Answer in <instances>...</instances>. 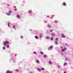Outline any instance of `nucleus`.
<instances>
[{"label":"nucleus","instance_id":"1","mask_svg":"<svg viewBox=\"0 0 73 73\" xmlns=\"http://www.w3.org/2000/svg\"><path fill=\"white\" fill-rule=\"evenodd\" d=\"M9 44V42L8 41H6L4 42L3 44L4 46L5 45H8Z\"/></svg>","mask_w":73,"mask_h":73},{"label":"nucleus","instance_id":"2","mask_svg":"<svg viewBox=\"0 0 73 73\" xmlns=\"http://www.w3.org/2000/svg\"><path fill=\"white\" fill-rule=\"evenodd\" d=\"M53 46H51L50 47H48V50H50L52 49H53Z\"/></svg>","mask_w":73,"mask_h":73},{"label":"nucleus","instance_id":"3","mask_svg":"<svg viewBox=\"0 0 73 73\" xmlns=\"http://www.w3.org/2000/svg\"><path fill=\"white\" fill-rule=\"evenodd\" d=\"M51 36H52V37H54L56 36V33H52L51 34Z\"/></svg>","mask_w":73,"mask_h":73},{"label":"nucleus","instance_id":"4","mask_svg":"<svg viewBox=\"0 0 73 73\" xmlns=\"http://www.w3.org/2000/svg\"><path fill=\"white\" fill-rule=\"evenodd\" d=\"M67 50V48H65L64 49L62 50V52H63L65 50Z\"/></svg>","mask_w":73,"mask_h":73},{"label":"nucleus","instance_id":"5","mask_svg":"<svg viewBox=\"0 0 73 73\" xmlns=\"http://www.w3.org/2000/svg\"><path fill=\"white\" fill-rule=\"evenodd\" d=\"M32 11L31 10H29L28 11V13L30 14L31 13H32Z\"/></svg>","mask_w":73,"mask_h":73},{"label":"nucleus","instance_id":"6","mask_svg":"<svg viewBox=\"0 0 73 73\" xmlns=\"http://www.w3.org/2000/svg\"><path fill=\"white\" fill-rule=\"evenodd\" d=\"M54 43H55V44L56 45H58V42L57 41H54Z\"/></svg>","mask_w":73,"mask_h":73},{"label":"nucleus","instance_id":"7","mask_svg":"<svg viewBox=\"0 0 73 73\" xmlns=\"http://www.w3.org/2000/svg\"><path fill=\"white\" fill-rule=\"evenodd\" d=\"M42 35L41 33L40 34V38H42Z\"/></svg>","mask_w":73,"mask_h":73},{"label":"nucleus","instance_id":"8","mask_svg":"<svg viewBox=\"0 0 73 73\" xmlns=\"http://www.w3.org/2000/svg\"><path fill=\"white\" fill-rule=\"evenodd\" d=\"M4 46H6L7 48H9V46L8 45H5Z\"/></svg>","mask_w":73,"mask_h":73},{"label":"nucleus","instance_id":"9","mask_svg":"<svg viewBox=\"0 0 73 73\" xmlns=\"http://www.w3.org/2000/svg\"><path fill=\"white\" fill-rule=\"evenodd\" d=\"M17 18H18V19H20V15L19 14H18L17 15Z\"/></svg>","mask_w":73,"mask_h":73},{"label":"nucleus","instance_id":"10","mask_svg":"<svg viewBox=\"0 0 73 73\" xmlns=\"http://www.w3.org/2000/svg\"><path fill=\"white\" fill-rule=\"evenodd\" d=\"M61 37H63V38H65V36L64 35V34H62V36H61Z\"/></svg>","mask_w":73,"mask_h":73},{"label":"nucleus","instance_id":"11","mask_svg":"<svg viewBox=\"0 0 73 73\" xmlns=\"http://www.w3.org/2000/svg\"><path fill=\"white\" fill-rule=\"evenodd\" d=\"M15 25H13V29H15V31H16V28H15Z\"/></svg>","mask_w":73,"mask_h":73},{"label":"nucleus","instance_id":"12","mask_svg":"<svg viewBox=\"0 0 73 73\" xmlns=\"http://www.w3.org/2000/svg\"><path fill=\"white\" fill-rule=\"evenodd\" d=\"M63 5L64 6H66V3H65V2H64L63 3Z\"/></svg>","mask_w":73,"mask_h":73},{"label":"nucleus","instance_id":"13","mask_svg":"<svg viewBox=\"0 0 73 73\" xmlns=\"http://www.w3.org/2000/svg\"><path fill=\"white\" fill-rule=\"evenodd\" d=\"M48 28H51V27H52V26H51V25H48Z\"/></svg>","mask_w":73,"mask_h":73},{"label":"nucleus","instance_id":"14","mask_svg":"<svg viewBox=\"0 0 73 73\" xmlns=\"http://www.w3.org/2000/svg\"><path fill=\"white\" fill-rule=\"evenodd\" d=\"M35 38L36 39H37V40L38 39V36H35Z\"/></svg>","mask_w":73,"mask_h":73},{"label":"nucleus","instance_id":"15","mask_svg":"<svg viewBox=\"0 0 73 73\" xmlns=\"http://www.w3.org/2000/svg\"><path fill=\"white\" fill-rule=\"evenodd\" d=\"M49 38H50V37L49 36H47L46 37V39H49Z\"/></svg>","mask_w":73,"mask_h":73},{"label":"nucleus","instance_id":"16","mask_svg":"<svg viewBox=\"0 0 73 73\" xmlns=\"http://www.w3.org/2000/svg\"><path fill=\"white\" fill-rule=\"evenodd\" d=\"M9 13H10V14H11V13H12V11H11V10H9Z\"/></svg>","mask_w":73,"mask_h":73},{"label":"nucleus","instance_id":"17","mask_svg":"<svg viewBox=\"0 0 73 73\" xmlns=\"http://www.w3.org/2000/svg\"><path fill=\"white\" fill-rule=\"evenodd\" d=\"M37 70H38V71H39V72H41V69H40V68H38V69H37Z\"/></svg>","mask_w":73,"mask_h":73},{"label":"nucleus","instance_id":"18","mask_svg":"<svg viewBox=\"0 0 73 73\" xmlns=\"http://www.w3.org/2000/svg\"><path fill=\"white\" fill-rule=\"evenodd\" d=\"M36 63H39V62H40V61L38 60H36Z\"/></svg>","mask_w":73,"mask_h":73},{"label":"nucleus","instance_id":"19","mask_svg":"<svg viewBox=\"0 0 73 73\" xmlns=\"http://www.w3.org/2000/svg\"><path fill=\"white\" fill-rule=\"evenodd\" d=\"M54 23H57L58 21L57 20H55L54 21Z\"/></svg>","mask_w":73,"mask_h":73},{"label":"nucleus","instance_id":"20","mask_svg":"<svg viewBox=\"0 0 73 73\" xmlns=\"http://www.w3.org/2000/svg\"><path fill=\"white\" fill-rule=\"evenodd\" d=\"M46 57H47V56L46 55H44V58H46Z\"/></svg>","mask_w":73,"mask_h":73},{"label":"nucleus","instance_id":"21","mask_svg":"<svg viewBox=\"0 0 73 73\" xmlns=\"http://www.w3.org/2000/svg\"><path fill=\"white\" fill-rule=\"evenodd\" d=\"M60 66H61L58 65L57 66V67L58 68H60Z\"/></svg>","mask_w":73,"mask_h":73},{"label":"nucleus","instance_id":"22","mask_svg":"<svg viewBox=\"0 0 73 73\" xmlns=\"http://www.w3.org/2000/svg\"><path fill=\"white\" fill-rule=\"evenodd\" d=\"M58 38H55V40L56 41H58Z\"/></svg>","mask_w":73,"mask_h":73},{"label":"nucleus","instance_id":"23","mask_svg":"<svg viewBox=\"0 0 73 73\" xmlns=\"http://www.w3.org/2000/svg\"><path fill=\"white\" fill-rule=\"evenodd\" d=\"M49 64L50 65H51L52 64V62H51V61H49Z\"/></svg>","mask_w":73,"mask_h":73},{"label":"nucleus","instance_id":"24","mask_svg":"<svg viewBox=\"0 0 73 73\" xmlns=\"http://www.w3.org/2000/svg\"><path fill=\"white\" fill-rule=\"evenodd\" d=\"M45 69L44 68H42L41 69V70H44Z\"/></svg>","mask_w":73,"mask_h":73},{"label":"nucleus","instance_id":"25","mask_svg":"<svg viewBox=\"0 0 73 73\" xmlns=\"http://www.w3.org/2000/svg\"><path fill=\"white\" fill-rule=\"evenodd\" d=\"M66 62H65L64 64V66H65L67 64Z\"/></svg>","mask_w":73,"mask_h":73},{"label":"nucleus","instance_id":"26","mask_svg":"<svg viewBox=\"0 0 73 73\" xmlns=\"http://www.w3.org/2000/svg\"><path fill=\"white\" fill-rule=\"evenodd\" d=\"M51 40H53V38L52 37H51L50 38Z\"/></svg>","mask_w":73,"mask_h":73},{"label":"nucleus","instance_id":"27","mask_svg":"<svg viewBox=\"0 0 73 73\" xmlns=\"http://www.w3.org/2000/svg\"><path fill=\"white\" fill-rule=\"evenodd\" d=\"M6 14L7 15V16H9V15H10V14H9V13H6Z\"/></svg>","mask_w":73,"mask_h":73},{"label":"nucleus","instance_id":"28","mask_svg":"<svg viewBox=\"0 0 73 73\" xmlns=\"http://www.w3.org/2000/svg\"><path fill=\"white\" fill-rule=\"evenodd\" d=\"M53 31V30H50V32H52Z\"/></svg>","mask_w":73,"mask_h":73},{"label":"nucleus","instance_id":"29","mask_svg":"<svg viewBox=\"0 0 73 73\" xmlns=\"http://www.w3.org/2000/svg\"><path fill=\"white\" fill-rule=\"evenodd\" d=\"M20 37L22 39H23V36H21Z\"/></svg>","mask_w":73,"mask_h":73},{"label":"nucleus","instance_id":"30","mask_svg":"<svg viewBox=\"0 0 73 73\" xmlns=\"http://www.w3.org/2000/svg\"><path fill=\"white\" fill-rule=\"evenodd\" d=\"M3 50H5V47H3Z\"/></svg>","mask_w":73,"mask_h":73},{"label":"nucleus","instance_id":"31","mask_svg":"<svg viewBox=\"0 0 73 73\" xmlns=\"http://www.w3.org/2000/svg\"><path fill=\"white\" fill-rule=\"evenodd\" d=\"M33 53L34 54H37V53H36V52H33Z\"/></svg>","mask_w":73,"mask_h":73},{"label":"nucleus","instance_id":"32","mask_svg":"<svg viewBox=\"0 0 73 73\" xmlns=\"http://www.w3.org/2000/svg\"><path fill=\"white\" fill-rule=\"evenodd\" d=\"M40 54H43V52H40Z\"/></svg>","mask_w":73,"mask_h":73},{"label":"nucleus","instance_id":"33","mask_svg":"<svg viewBox=\"0 0 73 73\" xmlns=\"http://www.w3.org/2000/svg\"><path fill=\"white\" fill-rule=\"evenodd\" d=\"M13 61L14 62H16V60H14Z\"/></svg>","mask_w":73,"mask_h":73},{"label":"nucleus","instance_id":"34","mask_svg":"<svg viewBox=\"0 0 73 73\" xmlns=\"http://www.w3.org/2000/svg\"><path fill=\"white\" fill-rule=\"evenodd\" d=\"M10 23H9L8 24V26L9 27Z\"/></svg>","mask_w":73,"mask_h":73},{"label":"nucleus","instance_id":"35","mask_svg":"<svg viewBox=\"0 0 73 73\" xmlns=\"http://www.w3.org/2000/svg\"><path fill=\"white\" fill-rule=\"evenodd\" d=\"M6 73H9V71H7L6 72Z\"/></svg>","mask_w":73,"mask_h":73},{"label":"nucleus","instance_id":"36","mask_svg":"<svg viewBox=\"0 0 73 73\" xmlns=\"http://www.w3.org/2000/svg\"><path fill=\"white\" fill-rule=\"evenodd\" d=\"M65 60H66V61H68V58H65Z\"/></svg>","mask_w":73,"mask_h":73},{"label":"nucleus","instance_id":"37","mask_svg":"<svg viewBox=\"0 0 73 73\" xmlns=\"http://www.w3.org/2000/svg\"><path fill=\"white\" fill-rule=\"evenodd\" d=\"M9 73H12V71H9Z\"/></svg>","mask_w":73,"mask_h":73},{"label":"nucleus","instance_id":"38","mask_svg":"<svg viewBox=\"0 0 73 73\" xmlns=\"http://www.w3.org/2000/svg\"><path fill=\"white\" fill-rule=\"evenodd\" d=\"M14 11H17V9H14Z\"/></svg>","mask_w":73,"mask_h":73},{"label":"nucleus","instance_id":"39","mask_svg":"<svg viewBox=\"0 0 73 73\" xmlns=\"http://www.w3.org/2000/svg\"><path fill=\"white\" fill-rule=\"evenodd\" d=\"M15 71L16 72H18V71H19V70L18 69L16 70H15Z\"/></svg>","mask_w":73,"mask_h":73},{"label":"nucleus","instance_id":"40","mask_svg":"<svg viewBox=\"0 0 73 73\" xmlns=\"http://www.w3.org/2000/svg\"><path fill=\"white\" fill-rule=\"evenodd\" d=\"M44 23H47L46 21H44Z\"/></svg>","mask_w":73,"mask_h":73},{"label":"nucleus","instance_id":"41","mask_svg":"<svg viewBox=\"0 0 73 73\" xmlns=\"http://www.w3.org/2000/svg\"><path fill=\"white\" fill-rule=\"evenodd\" d=\"M50 17V16L49 15L47 16V17Z\"/></svg>","mask_w":73,"mask_h":73},{"label":"nucleus","instance_id":"42","mask_svg":"<svg viewBox=\"0 0 73 73\" xmlns=\"http://www.w3.org/2000/svg\"><path fill=\"white\" fill-rule=\"evenodd\" d=\"M7 6H8V7H10V5H9V4H7Z\"/></svg>","mask_w":73,"mask_h":73},{"label":"nucleus","instance_id":"43","mask_svg":"<svg viewBox=\"0 0 73 73\" xmlns=\"http://www.w3.org/2000/svg\"><path fill=\"white\" fill-rule=\"evenodd\" d=\"M30 30V31H32V29H30V30Z\"/></svg>","mask_w":73,"mask_h":73},{"label":"nucleus","instance_id":"44","mask_svg":"<svg viewBox=\"0 0 73 73\" xmlns=\"http://www.w3.org/2000/svg\"><path fill=\"white\" fill-rule=\"evenodd\" d=\"M60 48H62V46H60Z\"/></svg>","mask_w":73,"mask_h":73},{"label":"nucleus","instance_id":"45","mask_svg":"<svg viewBox=\"0 0 73 73\" xmlns=\"http://www.w3.org/2000/svg\"><path fill=\"white\" fill-rule=\"evenodd\" d=\"M64 73H66V72H64Z\"/></svg>","mask_w":73,"mask_h":73},{"label":"nucleus","instance_id":"46","mask_svg":"<svg viewBox=\"0 0 73 73\" xmlns=\"http://www.w3.org/2000/svg\"><path fill=\"white\" fill-rule=\"evenodd\" d=\"M61 54L62 55H63V53H61Z\"/></svg>","mask_w":73,"mask_h":73},{"label":"nucleus","instance_id":"47","mask_svg":"<svg viewBox=\"0 0 73 73\" xmlns=\"http://www.w3.org/2000/svg\"><path fill=\"white\" fill-rule=\"evenodd\" d=\"M66 45H68V44H66Z\"/></svg>","mask_w":73,"mask_h":73}]
</instances>
